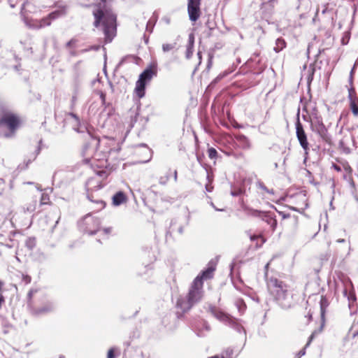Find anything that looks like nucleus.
<instances>
[{"mask_svg":"<svg viewBox=\"0 0 358 358\" xmlns=\"http://www.w3.org/2000/svg\"><path fill=\"white\" fill-rule=\"evenodd\" d=\"M77 102L76 93H73L71 100V108H73Z\"/></svg>","mask_w":358,"mask_h":358,"instance_id":"44","label":"nucleus"},{"mask_svg":"<svg viewBox=\"0 0 358 358\" xmlns=\"http://www.w3.org/2000/svg\"><path fill=\"white\" fill-rule=\"evenodd\" d=\"M348 99H350V97H352V94L355 93V90L353 87L352 85H350V87L348 88Z\"/></svg>","mask_w":358,"mask_h":358,"instance_id":"46","label":"nucleus"},{"mask_svg":"<svg viewBox=\"0 0 358 358\" xmlns=\"http://www.w3.org/2000/svg\"><path fill=\"white\" fill-rule=\"evenodd\" d=\"M259 238V236L255 234L250 235V239L251 241H255Z\"/></svg>","mask_w":358,"mask_h":358,"instance_id":"53","label":"nucleus"},{"mask_svg":"<svg viewBox=\"0 0 358 358\" xmlns=\"http://www.w3.org/2000/svg\"><path fill=\"white\" fill-rule=\"evenodd\" d=\"M343 295L347 297L349 301V308H351V306L357 301V296L354 292H348L347 289H344Z\"/></svg>","mask_w":358,"mask_h":358,"instance_id":"22","label":"nucleus"},{"mask_svg":"<svg viewBox=\"0 0 358 358\" xmlns=\"http://www.w3.org/2000/svg\"><path fill=\"white\" fill-rule=\"evenodd\" d=\"M350 107L352 113L355 116H358V105L352 97H350Z\"/></svg>","mask_w":358,"mask_h":358,"instance_id":"27","label":"nucleus"},{"mask_svg":"<svg viewBox=\"0 0 358 358\" xmlns=\"http://www.w3.org/2000/svg\"><path fill=\"white\" fill-rule=\"evenodd\" d=\"M169 180V176H162L160 177L159 180V182L160 185H165Z\"/></svg>","mask_w":358,"mask_h":358,"instance_id":"45","label":"nucleus"},{"mask_svg":"<svg viewBox=\"0 0 358 358\" xmlns=\"http://www.w3.org/2000/svg\"><path fill=\"white\" fill-rule=\"evenodd\" d=\"M321 331H319V328L317 329H315L311 334L310 336L308 337V341L305 345L306 348H308L310 344L311 343V342L313 341V339L315 338V336L318 334H320Z\"/></svg>","mask_w":358,"mask_h":358,"instance_id":"32","label":"nucleus"},{"mask_svg":"<svg viewBox=\"0 0 358 358\" xmlns=\"http://www.w3.org/2000/svg\"><path fill=\"white\" fill-rule=\"evenodd\" d=\"M339 148L343 151V152L345 154H349L350 152V149L345 145L344 141L341 140L338 143Z\"/></svg>","mask_w":358,"mask_h":358,"instance_id":"34","label":"nucleus"},{"mask_svg":"<svg viewBox=\"0 0 358 358\" xmlns=\"http://www.w3.org/2000/svg\"><path fill=\"white\" fill-rule=\"evenodd\" d=\"M94 17V26L98 28L101 24L103 26L105 43L112 42L117 33V15L113 13L99 8L93 12Z\"/></svg>","mask_w":358,"mask_h":358,"instance_id":"3","label":"nucleus"},{"mask_svg":"<svg viewBox=\"0 0 358 358\" xmlns=\"http://www.w3.org/2000/svg\"><path fill=\"white\" fill-rule=\"evenodd\" d=\"M36 201L33 200L30 203H27L23 207V209H24V212L31 213L36 210Z\"/></svg>","mask_w":358,"mask_h":358,"instance_id":"25","label":"nucleus"},{"mask_svg":"<svg viewBox=\"0 0 358 358\" xmlns=\"http://www.w3.org/2000/svg\"><path fill=\"white\" fill-rule=\"evenodd\" d=\"M20 124V120L13 113H4L0 119V136L11 137Z\"/></svg>","mask_w":358,"mask_h":358,"instance_id":"7","label":"nucleus"},{"mask_svg":"<svg viewBox=\"0 0 358 358\" xmlns=\"http://www.w3.org/2000/svg\"><path fill=\"white\" fill-rule=\"evenodd\" d=\"M235 139L237 142L238 147L243 150H247L250 148V143L248 138L243 134H238L235 136Z\"/></svg>","mask_w":358,"mask_h":358,"instance_id":"18","label":"nucleus"},{"mask_svg":"<svg viewBox=\"0 0 358 358\" xmlns=\"http://www.w3.org/2000/svg\"><path fill=\"white\" fill-rule=\"evenodd\" d=\"M27 306L36 316L50 313L55 309L54 301L38 289H31L27 294Z\"/></svg>","mask_w":358,"mask_h":358,"instance_id":"2","label":"nucleus"},{"mask_svg":"<svg viewBox=\"0 0 358 358\" xmlns=\"http://www.w3.org/2000/svg\"><path fill=\"white\" fill-rule=\"evenodd\" d=\"M191 329L198 337L203 338L207 336V333L210 331L211 327L208 321L201 319L193 323L191 325Z\"/></svg>","mask_w":358,"mask_h":358,"instance_id":"13","label":"nucleus"},{"mask_svg":"<svg viewBox=\"0 0 358 358\" xmlns=\"http://www.w3.org/2000/svg\"><path fill=\"white\" fill-rule=\"evenodd\" d=\"M299 115L300 108H299L296 113V120L295 122L296 134L300 145L304 150L306 153H307L308 150H309V143L308 141L307 135L303 129V127L300 122Z\"/></svg>","mask_w":358,"mask_h":358,"instance_id":"10","label":"nucleus"},{"mask_svg":"<svg viewBox=\"0 0 358 358\" xmlns=\"http://www.w3.org/2000/svg\"><path fill=\"white\" fill-rule=\"evenodd\" d=\"M197 56H198V58H199V64H201V58H202L201 52L200 51H199V52H197Z\"/></svg>","mask_w":358,"mask_h":358,"instance_id":"61","label":"nucleus"},{"mask_svg":"<svg viewBox=\"0 0 358 358\" xmlns=\"http://www.w3.org/2000/svg\"><path fill=\"white\" fill-rule=\"evenodd\" d=\"M67 115L73 118L76 123V127H74L73 129L78 133H83V130H82V129H81V124H80V120L79 117L76 113H74L73 112L69 113L67 114Z\"/></svg>","mask_w":358,"mask_h":358,"instance_id":"21","label":"nucleus"},{"mask_svg":"<svg viewBox=\"0 0 358 358\" xmlns=\"http://www.w3.org/2000/svg\"><path fill=\"white\" fill-rule=\"evenodd\" d=\"M128 59L134 60L135 59V57L133 56V55H127V56L123 57L121 59V60L120 61V62L118 64V66L122 65L124 63L127 62V61Z\"/></svg>","mask_w":358,"mask_h":358,"instance_id":"40","label":"nucleus"},{"mask_svg":"<svg viewBox=\"0 0 358 358\" xmlns=\"http://www.w3.org/2000/svg\"><path fill=\"white\" fill-rule=\"evenodd\" d=\"M157 74V64L150 63L139 75L138 79L136 82L134 92L136 96L141 99L145 95L147 85L150 83L154 76Z\"/></svg>","mask_w":358,"mask_h":358,"instance_id":"6","label":"nucleus"},{"mask_svg":"<svg viewBox=\"0 0 358 358\" xmlns=\"http://www.w3.org/2000/svg\"><path fill=\"white\" fill-rule=\"evenodd\" d=\"M257 185L259 188L262 189V190L265 191L266 192L270 194H274V190L273 189H268L266 185L264 184L263 182L262 181H258L257 183Z\"/></svg>","mask_w":358,"mask_h":358,"instance_id":"30","label":"nucleus"},{"mask_svg":"<svg viewBox=\"0 0 358 358\" xmlns=\"http://www.w3.org/2000/svg\"><path fill=\"white\" fill-rule=\"evenodd\" d=\"M112 231V227H106L103 229V234L106 235L109 234Z\"/></svg>","mask_w":358,"mask_h":358,"instance_id":"51","label":"nucleus"},{"mask_svg":"<svg viewBox=\"0 0 358 358\" xmlns=\"http://www.w3.org/2000/svg\"><path fill=\"white\" fill-rule=\"evenodd\" d=\"M41 143H42V140L41 139L38 141V145L36 147L35 151L33 152V158H28L27 159H24V162L23 164L18 165L17 170L19 171L26 170L29 167V165L36 159V157H38V155L40 154V152L41 151Z\"/></svg>","mask_w":358,"mask_h":358,"instance_id":"16","label":"nucleus"},{"mask_svg":"<svg viewBox=\"0 0 358 358\" xmlns=\"http://www.w3.org/2000/svg\"><path fill=\"white\" fill-rule=\"evenodd\" d=\"M244 210L248 211L247 214L256 217H260L263 221L270 225L271 230L274 231L276 229L278 222L275 214L269 211H262L245 207Z\"/></svg>","mask_w":358,"mask_h":358,"instance_id":"9","label":"nucleus"},{"mask_svg":"<svg viewBox=\"0 0 358 358\" xmlns=\"http://www.w3.org/2000/svg\"><path fill=\"white\" fill-rule=\"evenodd\" d=\"M210 312L217 320L224 323L238 334H243L246 339V331L241 324L242 320L218 309L216 306L210 304L208 306Z\"/></svg>","mask_w":358,"mask_h":358,"instance_id":"5","label":"nucleus"},{"mask_svg":"<svg viewBox=\"0 0 358 358\" xmlns=\"http://www.w3.org/2000/svg\"><path fill=\"white\" fill-rule=\"evenodd\" d=\"M57 13L56 12L50 13L46 18L43 19V25L49 26L51 24V20L56 19Z\"/></svg>","mask_w":358,"mask_h":358,"instance_id":"26","label":"nucleus"},{"mask_svg":"<svg viewBox=\"0 0 358 358\" xmlns=\"http://www.w3.org/2000/svg\"><path fill=\"white\" fill-rule=\"evenodd\" d=\"M310 128L312 131L317 133L324 141L329 143L331 136L329 134L327 129L324 124L322 118L316 117L314 121H311Z\"/></svg>","mask_w":358,"mask_h":358,"instance_id":"11","label":"nucleus"},{"mask_svg":"<svg viewBox=\"0 0 358 358\" xmlns=\"http://www.w3.org/2000/svg\"><path fill=\"white\" fill-rule=\"evenodd\" d=\"M100 48H101L100 45H93L89 46L88 48H87L85 49L82 50L80 51V52L81 53H85V52H87L92 51V50L98 51Z\"/></svg>","mask_w":358,"mask_h":358,"instance_id":"37","label":"nucleus"},{"mask_svg":"<svg viewBox=\"0 0 358 358\" xmlns=\"http://www.w3.org/2000/svg\"><path fill=\"white\" fill-rule=\"evenodd\" d=\"M286 41L282 37L278 38L275 41V46L273 48V50L278 53L286 47Z\"/></svg>","mask_w":358,"mask_h":358,"instance_id":"20","label":"nucleus"},{"mask_svg":"<svg viewBox=\"0 0 358 358\" xmlns=\"http://www.w3.org/2000/svg\"><path fill=\"white\" fill-rule=\"evenodd\" d=\"M46 199H48V195L43 194H42V196H41V204H45V202L44 201H45Z\"/></svg>","mask_w":358,"mask_h":358,"instance_id":"52","label":"nucleus"},{"mask_svg":"<svg viewBox=\"0 0 358 358\" xmlns=\"http://www.w3.org/2000/svg\"><path fill=\"white\" fill-rule=\"evenodd\" d=\"M36 238L34 237H29L25 241V246L29 250H32L36 246Z\"/></svg>","mask_w":358,"mask_h":358,"instance_id":"28","label":"nucleus"},{"mask_svg":"<svg viewBox=\"0 0 358 358\" xmlns=\"http://www.w3.org/2000/svg\"><path fill=\"white\" fill-rule=\"evenodd\" d=\"M117 348L115 347L110 348L107 352V358H116Z\"/></svg>","mask_w":358,"mask_h":358,"instance_id":"33","label":"nucleus"},{"mask_svg":"<svg viewBox=\"0 0 358 358\" xmlns=\"http://www.w3.org/2000/svg\"><path fill=\"white\" fill-rule=\"evenodd\" d=\"M277 212L278 213L279 215H282V219H287L290 217V214L289 213H285L284 212H282V211H278L277 210Z\"/></svg>","mask_w":358,"mask_h":358,"instance_id":"48","label":"nucleus"},{"mask_svg":"<svg viewBox=\"0 0 358 358\" xmlns=\"http://www.w3.org/2000/svg\"><path fill=\"white\" fill-rule=\"evenodd\" d=\"M215 268V264L213 262H210L207 267L203 269L194 279V284H199L203 287V281L213 278Z\"/></svg>","mask_w":358,"mask_h":358,"instance_id":"12","label":"nucleus"},{"mask_svg":"<svg viewBox=\"0 0 358 358\" xmlns=\"http://www.w3.org/2000/svg\"><path fill=\"white\" fill-rule=\"evenodd\" d=\"M229 73L224 71L220 73L215 78L211 81V85H216L222 78L227 76Z\"/></svg>","mask_w":358,"mask_h":358,"instance_id":"29","label":"nucleus"},{"mask_svg":"<svg viewBox=\"0 0 358 358\" xmlns=\"http://www.w3.org/2000/svg\"><path fill=\"white\" fill-rule=\"evenodd\" d=\"M203 295V286L194 284L193 281L187 296L185 297L180 296L177 299L176 307L181 310V313H177L178 317H182L185 313L198 303L202 299Z\"/></svg>","mask_w":358,"mask_h":358,"instance_id":"4","label":"nucleus"},{"mask_svg":"<svg viewBox=\"0 0 358 358\" xmlns=\"http://www.w3.org/2000/svg\"><path fill=\"white\" fill-rule=\"evenodd\" d=\"M101 221L99 218L87 214L78 222L79 231L84 234L95 235L99 231Z\"/></svg>","mask_w":358,"mask_h":358,"instance_id":"8","label":"nucleus"},{"mask_svg":"<svg viewBox=\"0 0 358 358\" xmlns=\"http://www.w3.org/2000/svg\"><path fill=\"white\" fill-rule=\"evenodd\" d=\"M176 43H164L162 45V50L164 52H167L171 50H173L176 46Z\"/></svg>","mask_w":358,"mask_h":358,"instance_id":"36","label":"nucleus"},{"mask_svg":"<svg viewBox=\"0 0 358 358\" xmlns=\"http://www.w3.org/2000/svg\"><path fill=\"white\" fill-rule=\"evenodd\" d=\"M98 94L101 100L102 106H106V93L102 91H99Z\"/></svg>","mask_w":358,"mask_h":358,"instance_id":"38","label":"nucleus"},{"mask_svg":"<svg viewBox=\"0 0 358 358\" xmlns=\"http://www.w3.org/2000/svg\"><path fill=\"white\" fill-rule=\"evenodd\" d=\"M333 167L334 168V169L337 171H341V169L339 166L338 165H336V164H333Z\"/></svg>","mask_w":358,"mask_h":358,"instance_id":"60","label":"nucleus"},{"mask_svg":"<svg viewBox=\"0 0 358 358\" xmlns=\"http://www.w3.org/2000/svg\"><path fill=\"white\" fill-rule=\"evenodd\" d=\"M215 87V85H211V83L208 85L206 90H212L214 87Z\"/></svg>","mask_w":358,"mask_h":358,"instance_id":"62","label":"nucleus"},{"mask_svg":"<svg viewBox=\"0 0 358 358\" xmlns=\"http://www.w3.org/2000/svg\"><path fill=\"white\" fill-rule=\"evenodd\" d=\"M5 180L3 178H0V195L2 194V191L4 189Z\"/></svg>","mask_w":358,"mask_h":358,"instance_id":"47","label":"nucleus"},{"mask_svg":"<svg viewBox=\"0 0 358 358\" xmlns=\"http://www.w3.org/2000/svg\"><path fill=\"white\" fill-rule=\"evenodd\" d=\"M3 285V282L1 280H0V309L1 308L2 305L5 302V298L3 296V293H2Z\"/></svg>","mask_w":358,"mask_h":358,"instance_id":"39","label":"nucleus"},{"mask_svg":"<svg viewBox=\"0 0 358 358\" xmlns=\"http://www.w3.org/2000/svg\"><path fill=\"white\" fill-rule=\"evenodd\" d=\"M208 358H224V357H220L219 355H214V356H212V357H209Z\"/></svg>","mask_w":358,"mask_h":358,"instance_id":"64","label":"nucleus"},{"mask_svg":"<svg viewBox=\"0 0 358 358\" xmlns=\"http://www.w3.org/2000/svg\"><path fill=\"white\" fill-rule=\"evenodd\" d=\"M87 134L91 137V141L86 145V148L88 146H92L94 147L95 150H97L100 144L99 138L96 136H94L89 131H87Z\"/></svg>","mask_w":358,"mask_h":358,"instance_id":"23","label":"nucleus"},{"mask_svg":"<svg viewBox=\"0 0 358 358\" xmlns=\"http://www.w3.org/2000/svg\"><path fill=\"white\" fill-rule=\"evenodd\" d=\"M212 63H213V56L209 55L208 62H207V69H210L211 67Z\"/></svg>","mask_w":358,"mask_h":358,"instance_id":"49","label":"nucleus"},{"mask_svg":"<svg viewBox=\"0 0 358 358\" xmlns=\"http://www.w3.org/2000/svg\"><path fill=\"white\" fill-rule=\"evenodd\" d=\"M201 0H187V13L189 20L197 21L201 16Z\"/></svg>","mask_w":358,"mask_h":358,"instance_id":"14","label":"nucleus"},{"mask_svg":"<svg viewBox=\"0 0 358 358\" xmlns=\"http://www.w3.org/2000/svg\"><path fill=\"white\" fill-rule=\"evenodd\" d=\"M205 188H206V191H207V192H212V190H213V187H210V185H206V187H205Z\"/></svg>","mask_w":358,"mask_h":358,"instance_id":"59","label":"nucleus"},{"mask_svg":"<svg viewBox=\"0 0 358 358\" xmlns=\"http://www.w3.org/2000/svg\"><path fill=\"white\" fill-rule=\"evenodd\" d=\"M265 280L268 290L274 301L282 308H289L293 304V294L287 285L275 276L268 277L265 274Z\"/></svg>","mask_w":358,"mask_h":358,"instance_id":"1","label":"nucleus"},{"mask_svg":"<svg viewBox=\"0 0 358 358\" xmlns=\"http://www.w3.org/2000/svg\"><path fill=\"white\" fill-rule=\"evenodd\" d=\"M183 231H184V227L182 226H180L178 229V232L180 234H183Z\"/></svg>","mask_w":358,"mask_h":358,"instance_id":"57","label":"nucleus"},{"mask_svg":"<svg viewBox=\"0 0 358 358\" xmlns=\"http://www.w3.org/2000/svg\"><path fill=\"white\" fill-rule=\"evenodd\" d=\"M127 196L123 191H118L112 196V203L115 206H120L126 203Z\"/></svg>","mask_w":358,"mask_h":358,"instance_id":"17","label":"nucleus"},{"mask_svg":"<svg viewBox=\"0 0 358 358\" xmlns=\"http://www.w3.org/2000/svg\"><path fill=\"white\" fill-rule=\"evenodd\" d=\"M349 83H350V85H352V83H353V76L352 75V73H350Z\"/></svg>","mask_w":358,"mask_h":358,"instance_id":"55","label":"nucleus"},{"mask_svg":"<svg viewBox=\"0 0 358 358\" xmlns=\"http://www.w3.org/2000/svg\"><path fill=\"white\" fill-rule=\"evenodd\" d=\"M357 336H358V330L355 331L352 333V337H353V338H355V337H357Z\"/></svg>","mask_w":358,"mask_h":358,"instance_id":"63","label":"nucleus"},{"mask_svg":"<svg viewBox=\"0 0 358 358\" xmlns=\"http://www.w3.org/2000/svg\"><path fill=\"white\" fill-rule=\"evenodd\" d=\"M194 36L192 33L189 34L188 36V43L187 45V49L185 52V57L187 59H189L194 51Z\"/></svg>","mask_w":358,"mask_h":358,"instance_id":"19","label":"nucleus"},{"mask_svg":"<svg viewBox=\"0 0 358 358\" xmlns=\"http://www.w3.org/2000/svg\"><path fill=\"white\" fill-rule=\"evenodd\" d=\"M87 199L91 201L92 202H94L96 203L99 207H98V210H101L102 208H103L106 206V203L102 201V200H96V201H94L91 196L90 195H87Z\"/></svg>","mask_w":358,"mask_h":358,"instance_id":"35","label":"nucleus"},{"mask_svg":"<svg viewBox=\"0 0 358 358\" xmlns=\"http://www.w3.org/2000/svg\"><path fill=\"white\" fill-rule=\"evenodd\" d=\"M138 146H141V147H144L146 148V150L150 152V148L148 147V145L145 144V143H141L138 145Z\"/></svg>","mask_w":358,"mask_h":358,"instance_id":"58","label":"nucleus"},{"mask_svg":"<svg viewBox=\"0 0 358 358\" xmlns=\"http://www.w3.org/2000/svg\"><path fill=\"white\" fill-rule=\"evenodd\" d=\"M208 155L210 159H216L218 152L214 148L211 147L208 149Z\"/></svg>","mask_w":358,"mask_h":358,"instance_id":"31","label":"nucleus"},{"mask_svg":"<svg viewBox=\"0 0 358 358\" xmlns=\"http://www.w3.org/2000/svg\"><path fill=\"white\" fill-rule=\"evenodd\" d=\"M244 182L245 180L243 181V184L241 185L231 191V195L232 196H238L245 194V188L244 186Z\"/></svg>","mask_w":358,"mask_h":358,"instance_id":"24","label":"nucleus"},{"mask_svg":"<svg viewBox=\"0 0 358 358\" xmlns=\"http://www.w3.org/2000/svg\"><path fill=\"white\" fill-rule=\"evenodd\" d=\"M306 348L305 346L296 354V358H301L306 355Z\"/></svg>","mask_w":358,"mask_h":358,"instance_id":"41","label":"nucleus"},{"mask_svg":"<svg viewBox=\"0 0 358 358\" xmlns=\"http://www.w3.org/2000/svg\"><path fill=\"white\" fill-rule=\"evenodd\" d=\"M236 265V263L234 262H232L230 264H229V268H230V274L232 273L233 272V270L234 268V266Z\"/></svg>","mask_w":358,"mask_h":358,"instance_id":"54","label":"nucleus"},{"mask_svg":"<svg viewBox=\"0 0 358 358\" xmlns=\"http://www.w3.org/2000/svg\"><path fill=\"white\" fill-rule=\"evenodd\" d=\"M357 64H358V61H357V62L355 63V64H354L353 67L352 68V69H351V71H350V73H352V76H353V73H354V72H355V71L356 66L357 65Z\"/></svg>","mask_w":358,"mask_h":358,"instance_id":"56","label":"nucleus"},{"mask_svg":"<svg viewBox=\"0 0 358 358\" xmlns=\"http://www.w3.org/2000/svg\"><path fill=\"white\" fill-rule=\"evenodd\" d=\"M22 282H24L25 285H28V284H29L31 282V278L29 275H24V274H22Z\"/></svg>","mask_w":358,"mask_h":358,"instance_id":"42","label":"nucleus"},{"mask_svg":"<svg viewBox=\"0 0 358 358\" xmlns=\"http://www.w3.org/2000/svg\"><path fill=\"white\" fill-rule=\"evenodd\" d=\"M329 301L327 298L325 296H320V325L319 327V331H322L323 328L325 325V315H326V311L327 308L329 306Z\"/></svg>","mask_w":358,"mask_h":358,"instance_id":"15","label":"nucleus"},{"mask_svg":"<svg viewBox=\"0 0 358 358\" xmlns=\"http://www.w3.org/2000/svg\"><path fill=\"white\" fill-rule=\"evenodd\" d=\"M77 39H76L75 38H72L71 40H69L66 43V48H71L72 47L73 45H75L76 43H77Z\"/></svg>","mask_w":358,"mask_h":358,"instance_id":"43","label":"nucleus"},{"mask_svg":"<svg viewBox=\"0 0 358 358\" xmlns=\"http://www.w3.org/2000/svg\"><path fill=\"white\" fill-rule=\"evenodd\" d=\"M210 205L216 210V211H219V212H222V211H224V208H217V206H215V204L211 201L210 203Z\"/></svg>","mask_w":358,"mask_h":358,"instance_id":"50","label":"nucleus"}]
</instances>
